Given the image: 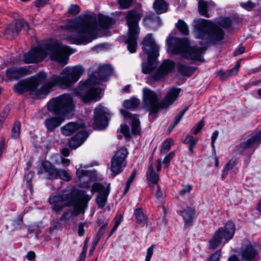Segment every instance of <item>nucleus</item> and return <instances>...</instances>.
<instances>
[{
	"instance_id": "nucleus-1",
	"label": "nucleus",
	"mask_w": 261,
	"mask_h": 261,
	"mask_svg": "<svg viewBox=\"0 0 261 261\" xmlns=\"http://www.w3.org/2000/svg\"><path fill=\"white\" fill-rule=\"evenodd\" d=\"M84 72L85 68L81 65L67 67L62 70L60 75H53L49 82L38 89V86L44 83L47 79L46 72L41 71L28 79L19 81L14 86V89L19 94L29 92L33 98H39L41 95L47 94L56 85L66 88L71 87L80 79Z\"/></svg>"
},
{
	"instance_id": "nucleus-2",
	"label": "nucleus",
	"mask_w": 261,
	"mask_h": 261,
	"mask_svg": "<svg viewBox=\"0 0 261 261\" xmlns=\"http://www.w3.org/2000/svg\"><path fill=\"white\" fill-rule=\"evenodd\" d=\"M113 23V19L106 15H99L97 21L94 15L80 16L68 23L72 34L67 40L72 44H87L98 37L99 28L108 29Z\"/></svg>"
},
{
	"instance_id": "nucleus-3",
	"label": "nucleus",
	"mask_w": 261,
	"mask_h": 261,
	"mask_svg": "<svg viewBox=\"0 0 261 261\" xmlns=\"http://www.w3.org/2000/svg\"><path fill=\"white\" fill-rule=\"evenodd\" d=\"M91 198L84 190H78L68 193L53 194L50 196L48 201L52 211L57 214L66 206L73 207L72 211L68 210L65 211L58 219V221L63 223L69 220L72 216H77L81 213H84Z\"/></svg>"
},
{
	"instance_id": "nucleus-4",
	"label": "nucleus",
	"mask_w": 261,
	"mask_h": 261,
	"mask_svg": "<svg viewBox=\"0 0 261 261\" xmlns=\"http://www.w3.org/2000/svg\"><path fill=\"white\" fill-rule=\"evenodd\" d=\"M75 51L69 46L62 45L57 41L51 40L41 47H36L27 53L23 58V61L26 64L41 62L47 55L50 56L51 59L65 65L67 64L68 57Z\"/></svg>"
},
{
	"instance_id": "nucleus-5",
	"label": "nucleus",
	"mask_w": 261,
	"mask_h": 261,
	"mask_svg": "<svg viewBox=\"0 0 261 261\" xmlns=\"http://www.w3.org/2000/svg\"><path fill=\"white\" fill-rule=\"evenodd\" d=\"M75 108L73 98L70 94L64 93L50 99L47 103V109L54 116L45 120L44 123L47 129L49 132L54 131Z\"/></svg>"
},
{
	"instance_id": "nucleus-6",
	"label": "nucleus",
	"mask_w": 261,
	"mask_h": 261,
	"mask_svg": "<svg viewBox=\"0 0 261 261\" xmlns=\"http://www.w3.org/2000/svg\"><path fill=\"white\" fill-rule=\"evenodd\" d=\"M181 91L180 88L173 87L167 92V94L161 102L157 94L148 88L143 89L142 108L149 112V119L152 121L156 117L160 109H168L178 98Z\"/></svg>"
},
{
	"instance_id": "nucleus-7",
	"label": "nucleus",
	"mask_w": 261,
	"mask_h": 261,
	"mask_svg": "<svg viewBox=\"0 0 261 261\" xmlns=\"http://www.w3.org/2000/svg\"><path fill=\"white\" fill-rule=\"evenodd\" d=\"M113 72V68L108 64L99 66L97 72L91 75L85 81L79 83V95L84 103L96 100L99 96L100 90L97 85L102 81H106Z\"/></svg>"
},
{
	"instance_id": "nucleus-8",
	"label": "nucleus",
	"mask_w": 261,
	"mask_h": 261,
	"mask_svg": "<svg viewBox=\"0 0 261 261\" xmlns=\"http://www.w3.org/2000/svg\"><path fill=\"white\" fill-rule=\"evenodd\" d=\"M194 33L196 38L216 44L223 39V30L210 20L199 18L194 21Z\"/></svg>"
},
{
	"instance_id": "nucleus-9",
	"label": "nucleus",
	"mask_w": 261,
	"mask_h": 261,
	"mask_svg": "<svg viewBox=\"0 0 261 261\" xmlns=\"http://www.w3.org/2000/svg\"><path fill=\"white\" fill-rule=\"evenodd\" d=\"M143 15L141 7H137L128 11L125 15L126 24L128 27L127 38L125 43L130 53H135L137 47V40L140 33L139 22Z\"/></svg>"
},
{
	"instance_id": "nucleus-10",
	"label": "nucleus",
	"mask_w": 261,
	"mask_h": 261,
	"mask_svg": "<svg viewBox=\"0 0 261 261\" xmlns=\"http://www.w3.org/2000/svg\"><path fill=\"white\" fill-rule=\"evenodd\" d=\"M167 51L172 54H182L186 59L199 60L204 53L205 49L197 46H189L188 41L186 38L180 39L175 37H169L167 39Z\"/></svg>"
},
{
	"instance_id": "nucleus-11",
	"label": "nucleus",
	"mask_w": 261,
	"mask_h": 261,
	"mask_svg": "<svg viewBox=\"0 0 261 261\" xmlns=\"http://www.w3.org/2000/svg\"><path fill=\"white\" fill-rule=\"evenodd\" d=\"M235 232V225L234 223L228 221L225 226L219 228L215 233L213 238L209 242V249H215L221 243L223 239L225 243L230 240Z\"/></svg>"
},
{
	"instance_id": "nucleus-12",
	"label": "nucleus",
	"mask_w": 261,
	"mask_h": 261,
	"mask_svg": "<svg viewBox=\"0 0 261 261\" xmlns=\"http://www.w3.org/2000/svg\"><path fill=\"white\" fill-rule=\"evenodd\" d=\"M127 154V149L125 148H121L116 152L112 158L111 171L114 177L123 171V168L126 165L125 160Z\"/></svg>"
},
{
	"instance_id": "nucleus-13",
	"label": "nucleus",
	"mask_w": 261,
	"mask_h": 261,
	"mask_svg": "<svg viewBox=\"0 0 261 261\" xmlns=\"http://www.w3.org/2000/svg\"><path fill=\"white\" fill-rule=\"evenodd\" d=\"M242 261H257L259 254L255 247L248 239H244L239 254Z\"/></svg>"
},
{
	"instance_id": "nucleus-14",
	"label": "nucleus",
	"mask_w": 261,
	"mask_h": 261,
	"mask_svg": "<svg viewBox=\"0 0 261 261\" xmlns=\"http://www.w3.org/2000/svg\"><path fill=\"white\" fill-rule=\"evenodd\" d=\"M76 168V174L79 180L80 185L82 188H88L92 182L97 179V174L95 170L86 169V167L80 165Z\"/></svg>"
},
{
	"instance_id": "nucleus-15",
	"label": "nucleus",
	"mask_w": 261,
	"mask_h": 261,
	"mask_svg": "<svg viewBox=\"0 0 261 261\" xmlns=\"http://www.w3.org/2000/svg\"><path fill=\"white\" fill-rule=\"evenodd\" d=\"M261 142V130L253 135L247 140L240 142L234 149V152L238 154H243L246 150L250 148L257 147Z\"/></svg>"
},
{
	"instance_id": "nucleus-16",
	"label": "nucleus",
	"mask_w": 261,
	"mask_h": 261,
	"mask_svg": "<svg viewBox=\"0 0 261 261\" xmlns=\"http://www.w3.org/2000/svg\"><path fill=\"white\" fill-rule=\"evenodd\" d=\"M110 114L109 110L99 105L94 110V123L99 129L105 128L108 125Z\"/></svg>"
},
{
	"instance_id": "nucleus-17",
	"label": "nucleus",
	"mask_w": 261,
	"mask_h": 261,
	"mask_svg": "<svg viewBox=\"0 0 261 261\" xmlns=\"http://www.w3.org/2000/svg\"><path fill=\"white\" fill-rule=\"evenodd\" d=\"M91 192H98L96 198V202L98 208H103L107 202L108 196L110 193V189L108 187H104L100 183H94L92 185Z\"/></svg>"
},
{
	"instance_id": "nucleus-18",
	"label": "nucleus",
	"mask_w": 261,
	"mask_h": 261,
	"mask_svg": "<svg viewBox=\"0 0 261 261\" xmlns=\"http://www.w3.org/2000/svg\"><path fill=\"white\" fill-rule=\"evenodd\" d=\"M144 52L149 57L158 58L159 56V47L155 44L151 34H148L142 42Z\"/></svg>"
},
{
	"instance_id": "nucleus-19",
	"label": "nucleus",
	"mask_w": 261,
	"mask_h": 261,
	"mask_svg": "<svg viewBox=\"0 0 261 261\" xmlns=\"http://www.w3.org/2000/svg\"><path fill=\"white\" fill-rule=\"evenodd\" d=\"M7 77L10 80H16L32 73L30 66L23 67H13L8 68L6 71Z\"/></svg>"
},
{
	"instance_id": "nucleus-20",
	"label": "nucleus",
	"mask_w": 261,
	"mask_h": 261,
	"mask_svg": "<svg viewBox=\"0 0 261 261\" xmlns=\"http://www.w3.org/2000/svg\"><path fill=\"white\" fill-rule=\"evenodd\" d=\"M175 66L174 61L169 59L165 60L160 66L158 71L153 75V79L158 81L171 73Z\"/></svg>"
},
{
	"instance_id": "nucleus-21",
	"label": "nucleus",
	"mask_w": 261,
	"mask_h": 261,
	"mask_svg": "<svg viewBox=\"0 0 261 261\" xmlns=\"http://www.w3.org/2000/svg\"><path fill=\"white\" fill-rule=\"evenodd\" d=\"M121 113L125 119L132 120V133L134 135H139L140 133V122L137 115H133L128 111L122 109Z\"/></svg>"
},
{
	"instance_id": "nucleus-22",
	"label": "nucleus",
	"mask_w": 261,
	"mask_h": 261,
	"mask_svg": "<svg viewBox=\"0 0 261 261\" xmlns=\"http://www.w3.org/2000/svg\"><path fill=\"white\" fill-rule=\"evenodd\" d=\"M42 166L45 173V178L47 179H55L58 177L59 169L54 167L48 161L43 162Z\"/></svg>"
},
{
	"instance_id": "nucleus-23",
	"label": "nucleus",
	"mask_w": 261,
	"mask_h": 261,
	"mask_svg": "<svg viewBox=\"0 0 261 261\" xmlns=\"http://www.w3.org/2000/svg\"><path fill=\"white\" fill-rule=\"evenodd\" d=\"M88 136V133L86 131L78 132L69 141V147L73 149L77 148L84 142Z\"/></svg>"
},
{
	"instance_id": "nucleus-24",
	"label": "nucleus",
	"mask_w": 261,
	"mask_h": 261,
	"mask_svg": "<svg viewBox=\"0 0 261 261\" xmlns=\"http://www.w3.org/2000/svg\"><path fill=\"white\" fill-rule=\"evenodd\" d=\"M85 124L82 122H69L61 128L62 133L66 136H70L80 128L84 127Z\"/></svg>"
},
{
	"instance_id": "nucleus-25",
	"label": "nucleus",
	"mask_w": 261,
	"mask_h": 261,
	"mask_svg": "<svg viewBox=\"0 0 261 261\" xmlns=\"http://www.w3.org/2000/svg\"><path fill=\"white\" fill-rule=\"evenodd\" d=\"M155 57L148 56V60L146 63L142 64V72L145 74L150 73L157 66V63L156 62Z\"/></svg>"
},
{
	"instance_id": "nucleus-26",
	"label": "nucleus",
	"mask_w": 261,
	"mask_h": 261,
	"mask_svg": "<svg viewBox=\"0 0 261 261\" xmlns=\"http://www.w3.org/2000/svg\"><path fill=\"white\" fill-rule=\"evenodd\" d=\"M211 6H215L214 3H210L208 1L199 0L198 2V10L200 14L205 17L209 18L210 15L208 13Z\"/></svg>"
},
{
	"instance_id": "nucleus-27",
	"label": "nucleus",
	"mask_w": 261,
	"mask_h": 261,
	"mask_svg": "<svg viewBox=\"0 0 261 261\" xmlns=\"http://www.w3.org/2000/svg\"><path fill=\"white\" fill-rule=\"evenodd\" d=\"M182 216L186 225L191 226L193 224L195 212L191 207H187L184 209L182 212Z\"/></svg>"
},
{
	"instance_id": "nucleus-28",
	"label": "nucleus",
	"mask_w": 261,
	"mask_h": 261,
	"mask_svg": "<svg viewBox=\"0 0 261 261\" xmlns=\"http://www.w3.org/2000/svg\"><path fill=\"white\" fill-rule=\"evenodd\" d=\"M134 216L137 223L141 226H143L147 222V217L146 214L141 208H137L134 212Z\"/></svg>"
},
{
	"instance_id": "nucleus-29",
	"label": "nucleus",
	"mask_w": 261,
	"mask_h": 261,
	"mask_svg": "<svg viewBox=\"0 0 261 261\" xmlns=\"http://www.w3.org/2000/svg\"><path fill=\"white\" fill-rule=\"evenodd\" d=\"M153 7L157 14L165 13L168 9V4L164 0H155Z\"/></svg>"
},
{
	"instance_id": "nucleus-30",
	"label": "nucleus",
	"mask_w": 261,
	"mask_h": 261,
	"mask_svg": "<svg viewBox=\"0 0 261 261\" xmlns=\"http://www.w3.org/2000/svg\"><path fill=\"white\" fill-rule=\"evenodd\" d=\"M176 27L182 35L184 36L189 35V27L182 20L179 19L176 24Z\"/></svg>"
},
{
	"instance_id": "nucleus-31",
	"label": "nucleus",
	"mask_w": 261,
	"mask_h": 261,
	"mask_svg": "<svg viewBox=\"0 0 261 261\" xmlns=\"http://www.w3.org/2000/svg\"><path fill=\"white\" fill-rule=\"evenodd\" d=\"M17 29L12 23L10 24L5 32L7 37L11 39L17 37L19 33Z\"/></svg>"
},
{
	"instance_id": "nucleus-32",
	"label": "nucleus",
	"mask_w": 261,
	"mask_h": 261,
	"mask_svg": "<svg viewBox=\"0 0 261 261\" xmlns=\"http://www.w3.org/2000/svg\"><path fill=\"white\" fill-rule=\"evenodd\" d=\"M14 27L17 29V31L19 33L21 29L28 32L30 29L29 27L28 24L23 19L16 20L14 23H12Z\"/></svg>"
},
{
	"instance_id": "nucleus-33",
	"label": "nucleus",
	"mask_w": 261,
	"mask_h": 261,
	"mask_svg": "<svg viewBox=\"0 0 261 261\" xmlns=\"http://www.w3.org/2000/svg\"><path fill=\"white\" fill-rule=\"evenodd\" d=\"M140 101L137 98H132L125 100L123 102V106L127 109H134L138 106Z\"/></svg>"
},
{
	"instance_id": "nucleus-34",
	"label": "nucleus",
	"mask_w": 261,
	"mask_h": 261,
	"mask_svg": "<svg viewBox=\"0 0 261 261\" xmlns=\"http://www.w3.org/2000/svg\"><path fill=\"white\" fill-rule=\"evenodd\" d=\"M149 173L148 174L147 178L152 184L156 185L159 180V175L155 172L152 166L149 167Z\"/></svg>"
},
{
	"instance_id": "nucleus-35",
	"label": "nucleus",
	"mask_w": 261,
	"mask_h": 261,
	"mask_svg": "<svg viewBox=\"0 0 261 261\" xmlns=\"http://www.w3.org/2000/svg\"><path fill=\"white\" fill-rule=\"evenodd\" d=\"M178 70L179 73L182 75L190 76L193 72L191 67L182 64L178 65Z\"/></svg>"
},
{
	"instance_id": "nucleus-36",
	"label": "nucleus",
	"mask_w": 261,
	"mask_h": 261,
	"mask_svg": "<svg viewBox=\"0 0 261 261\" xmlns=\"http://www.w3.org/2000/svg\"><path fill=\"white\" fill-rule=\"evenodd\" d=\"M240 61H238L233 68L223 73L221 75V79L222 80H224L227 77L232 75L233 74H236L238 72V69L240 68Z\"/></svg>"
},
{
	"instance_id": "nucleus-37",
	"label": "nucleus",
	"mask_w": 261,
	"mask_h": 261,
	"mask_svg": "<svg viewBox=\"0 0 261 261\" xmlns=\"http://www.w3.org/2000/svg\"><path fill=\"white\" fill-rule=\"evenodd\" d=\"M20 123L19 121H16L12 128L11 138L17 139L20 136Z\"/></svg>"
},
{
	"instance_id": "nucleus-38",
	"label": "nucleus",
	"mask_w": 261,
	"mask_h": 261,
	"mask_svg": "<svg viewBox=\"0 0 261 261\" xmlns=\"http://www.w3.org/2000/svg\"><path fill=\"white\" fill-rule=\"evenodd\" d=\"M237 160L236 158L233 157L231 159L229 162L226 165L222 174V178H224L227 174V172L229 170L232 169L237 163Z\"/></svg>"
},
{
	"instance_id": "nucleus-39",
	"label": "nucleus",
	"mask_w": 261,
	"mask_h": 261,
	"mask_svg": "<svg viewBox=\"0 0 261 261\" xmlns=\"http://www.w3.org/2000/svg\"><path fill=\"white\" fill-rule=\"evenodd\" d=\"M173 140L172 139H166L163 143L162 148L161 150V153L162 154H165L171 148V145L172 143Z\"/></svg>"
},
{
	"instance_id": "nucleus-40",
	"label": "nucleus",
	"mask_w": 261,
	"mask_h": 261,
	"mask_svg": "<svg viewBox=\"0 0 261 261\" xmlns=\"http://www.w3.org/2000/svg\"><path fill=\"white\" fill-rule=\"evenodd\" d=\"M53 160L56 164L62 163L66 166H68L70 164V160L63 158L60 155L56 154L53 157Z\"/></svg>"
},
{
	"instance_id": "nucleus-41",
	"label": "nucleus",
	"mask_w": 261,
	"mask_h": 261,
	"mask_svg": "<svg viewBox=\"0 0 261 261\" xmlns=\"http://www.w3.org/2000/svg\"><path fill=\"white\" fill-rule=\"evenodd\" d=\"M108 225V223L105 222L102 226L99 228V230L98 231L96 237L94 238V242L95 244H96L99 241L100 239L101 238V237L103 235V234L105 232V231L106 230L107 227Z\"/></svg>"
},
{
	"instance_id": "nucleus-42",
	"label": "nucleus",
	"mask_w": 261,
	"mask_h": 261,
	"mask_svg": "<svg viewBox=\"0 0 261 261\" xmlns=\"http://www.w3.org/2000/svg\"><path fill=\"white\" fill-rule=\"evenodd\" d=\"M23 225V216L19 215L16 219H14L12 223V226L16 230L20 229L21 228Z\"/></svg>"
},
{
	"instance_id": "nucleus-43",
	"label": "nucleus",
	"mask_w": 261,
	"mask_h": 261,
	"mask_svg": "<svg viewBox=\"0 0 261 261\" xmlns=\"http://www.w3.org/2000/svg\"><path fill=\"white\" fill-rule=\"evenodd\" d=\"M58 177L63 180L69 181L71 179V176L65 170L59 169L58 171Z\"/></svg>"
},
{
	"instance_id": "nucleus-44",
	"label": "nucleus",
	"mask_w": 261,
	"mask_h": 261,
	"mask_svg": "<svg viewBox=\"0 0 261 261\" xmlns=\"http://www.w3.org/2000/svg\"><path fill=\"white\" fill-rule=\"evenodd\" d=\"M157 17L154 14H150L145 16L143 18V22L145 25L149 26L155 21Z\"/></svg>"
},
{
	"instance_id": "nucleus-45",
	"label": "nucleus",
	"mask_w": 261,
	"mask_h": 261,
	"mask_svg": "<svg viewBox=\"0 0 261 261\" xmlns=\"http://www.w3.org/2000/svg\"><path fill=\"white\" fill-rule=\"evenodd\" d=\"M218 24L224 29H228L231 26L232 23L229 18H224L219 20Z\"/></svg>"
},
{
	"instance_id": "nucleus-46",
	"label": "nucleus",
	"mask_w": 261,
	"mask_h": 261,
	"mask_svg": "<svg viewBox=\"0 0 261 261\" xmlns=\"http://www.w3.org/2000/svg\"><path fill=\"white\" fill-rule=\"evenodd\" d=\"M80 7L77 5H71L68 9V12L71 15L74 16L80 12Z\"/></svg>"
},
{
	"instance_id": "nucleus-47",
	"label": "nucleus",
	"mask_w": 261,
	"mask_h": 261,
	"mask_svg": "<svg viewBox=\"0 0 261 261\" xmlns=\"http://www.w3.org/2000/svg\"><path fill=\"white\" fill-rule=\"evenodd\" d=\"M89 222H84L80 223L78 226V234L80 237H83L85 234L84 227H88Z\"/></svg>"
},
{
	"instance_id": "nucleus-48",
	"label": "nucleus",
	"mask_w": 261,
	"mask_h": 261,
	"mask_svg": "<svg viewBox=\"0 0 261 261\" xmlns=\"http://www.w3.org/2000/svg\"><path fill=\"white\" fill-rule=\"evenodd\" d=\"M10 111V107L9 106H6L2 113L0 115V122L3 123L4 122L6 118L7 117L9 112Z\"/></svg>"
},
{
	"instance_id": "nucleus-49",
	"label": "nucleus",
	"mask_w": 261,
	"mask_h": 261,
	"mask_svg": "<svg viewBox=\"0 0 261 261\" xmlns=\"http://www.w3.org/2000/svg\"><path fill=\"white\" fill-rule=\"evenodd\" d=\"M188 108H186L182 111H181L174 118L173 123H172L174 126H176L177 124L179 122V121L182 119L183 116L184 115L185 113L187 112L188 110Z\"/></svg>"
},
{
	"instance_id": "nucleus-50",
	"label": "nucleus",
	"mask_w": 261,
	"mask_h": 261,
	"mask_svg": "<svg viewBox=\"0 0 261 261\" xmlns=\"http://www.w3.org/2000/svg\"><path fill=\"white\" fill-rule=\"evenodd\" d=\"M188 108H186L182 111H181L174 118L173 123H172L174 126H176L177 124L179 122V121L182 119L183 116L184 115L185 113L187 112L188 110Z\"/></svg>"
},
{
	"instance_id": "nucleus-51",
	"label": "nucleus",
	"mask_w": 261,
	"mask_h": 261,
	"mask_svg": "<svg viewBox=\"0 0 261 261\" xmlns=\"http://www.w3.org/2000/svg\"><path fill=\"white\" fill-rule=\"evenodd\" d=\"M240 6L244 9L249 11L255 8L256 5L251 1H248L246 3H241Z\"/></svg>"
},
{
	"instance_id": "nucleus-52",
	"label": "nucleus",
	"mask_w": 261,
	"mask_h": 261,
	"mask_svg": "<svg viewBox=\"0 0 261 261\" xmlns=\"http://www.w3.org/2000/svg\"><path fill=\"white\" fill-rule=\"evenodd\" d=\"M121 132L125 138H129L130 137L129 128L127 124H123L121 125Z\"/></svg>"
},
{
	"instance_id": "nucleus-53",
	"label": "nucleus",
	"mask_w": 261,
	"mask_h": 261,
	"mask_svg": "<svg viewBox=\"0 0 261 261\" xmlns=\"http://www.w3.org/2000/svg\"><path fill=\"white\" fill-rule=\"evenodd\" d=\"M133 0H119V4L122 9H127L133 3Z\"/></svg>"
},
{
	"instance_id": "nucleus-54",
	"label": "nucleus",
	"mask_w": 261,
	"mask_h": 261,
	"mask_svg": "<svg viewBox=\"0 0 261 261\" xmlns=\"http://www.w3.org/2000/svg\"><path fill=\"white\" fill-rule=\"evenodd\" d=\"M204 125V121L203 120H201L196 124L195 127L193 128V133L195 135L197 134L200 132Z\"/></svg>"
},
{
	"instance_id": "nucleus-55",
	"label": "nucleus",
	"mask_w": 261,
	"mask_h": 261,
	"mask_svg": "<svg viewBox=\"0 0 261 261\" xmlns=\"http://www.w3.org/2000/svg\"><path fill=\"white\" fill-rule=\"evenodd\" d=\"M198 141V139L194 138L191 135H189L187 137L185 140L183 141L184 143L186 144H196Z\"/></svg>"
},
{
	"instance_id": "nucleus-56",
	"label": "nucleus",
	"mask_w": 261,
	"mask_h": 261,
	"mask_svg": "<svg viewBox=\"0 0 261 261\" xmlns=\"http://www.w3.org/2000/svg\"><path fill=\"white\" fill-rule=\"evenodd\" d=\"M175 155V153L174 152H170L168 155L165 156L163 160V164L166 165V167H168L169 164L171 161V160L173 158Z\"/></svg>"
},
{
	"instance_id": "nucleus-57",
	"label": "nucleus",
	"mask_w": 261,
	"mask_h": 261,
	"mask_svg": "<svg viewBox=\"0 0 261 261\" xmlns=\"http://www.w3.org/2000/svg\"><path fill=\"white\" fill-rule=\"evenodd\" d=\"M192 186L191 185H187L183 186V188L180 191L179 194L181 196L186 195L187 193H189L192 190Z\"/></svg>"
},
{
	"instance_id": "nucleus-58",
	"label": "nucleus",
	"mask_w": 261,
	"mask_h": 261,
	"mask_svg": "<svg viewBox=\"0 0 261 261\" xmlns=\"http://www.w3.org/2000/svg\"><path fill=\"white\" fill-rule=\"evenodd\" d=\"M220 254V250L216 251L211 255V256L207 259L206 261H219Z\"/></svg>"
},
{
	"instance_id": "nucleus-59",
	"label": "nucleus",
	"mask_w": 261,
	"mask_h": 261,
	"mask_svg": "<svg viewBox=\"0 0 261 261\" xmlns=\"http://www.w3.org/2000/svg\"><path fill=\"white\" fill-rule=\"evenodd\" d=\"M152 188L153 189H156L155 195L158 199L161 198L163 196V194L160 187L158 185H153Z\"/></svg>"
},
{
	"instance_id": "nucleus-60",
	"label": "nucleus",
	"mask_w": 261,
	"mask_h": 261,
	"mask_svg": "<svg viewBox=\"0 0 261 261\" xmlns=\"http://www.w3.org/2000/svg\"><path fill=\"white\" fill-rule=\"evenodd\" d=\"M153 252V246L152 245L147 249L145 260L150 261Z\"/></svg>"
},
{
	"instance_id": "nucleus-61",
	"label": "nucleus",
	"mask_w": 261,
	"mask_h": 261,
	"mask_svg": "<svg viewBox=\"0 0 261 261\" xmlns=\"http://www.w3.org/2000/svg\"><path fill=\"white\" fill-rule=\"evenodd\" d=\"M123 220V216L121 214L117 215L114 218V226L118 227Z\"/></svg>"
},
{
	"instance_id": "nucleus-62",
	"label": "nucleus",
	"mask_w": 261,
	"mask_h": 261,
	"mask_svg": "<svg viewBox=\"0 0 261 261\" xmlns=\"http://www.w3.org/2000/svg\"><path fill=\"white\" fill-rule=\"evenodd\" d=\"M33 176V173L31 171H29L27 174L24 175V179L28 183H30L31 181Z\"/></svg>"
},
{
	"instance_id": "nucleus-63",
	"label": "nucleus",
	"mask_w": 261,
	"mask_h": 261,
	"mask_svg": "<svg viewBox=\"0 0 261 261\" xmlns=\"http://www.w3.org/2000/svg\"><path fill=\"white\" fill-rule=\"evenodd\" d=\"M49 0H36L35 2V5L36 7H40L44 6Z\"/></svg>"
},
{
	"instance_id": "nucleus-64",
	"label": "nucleus",
	"mask_w": 261,
	"mask_h": 261,
	"mask_svg": "<svg viewBox=\"0 0 261 261\" xmlns=\"http://www.w3.org/2000/svg\"><path fill=\"white\" fill-rule=\"evenodd\" d=\"M245 51V48L244 47H240L237 48L233 53L234 56L240 55L244 53Z\"/></svg>"
}]
</instances>
